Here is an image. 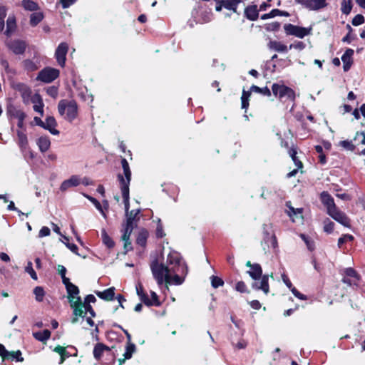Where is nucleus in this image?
Segmentation results:
<instances>
[{
  "label": "nucleus",
  "mask_w": 365,
  "mask_h": 365,
  "mask_svg": "<svg viewBox=\"0 0 365 365\" xmlns=\"http://www.w3.org/2000/svg\"><path fill=\"white\" fill-rule=\"evenodd\" d=\"M268 46L270 49L279 53H287L288 51V48L286 45L277 41H270Z\"/></svg>",
  "instance_id": "nucleus-23"
},
{
  "label": "nucleus",
  "mask_w": 365,
  "mask_h": 365,
  "mask_svg": "<svg viewBox=\"0 0 365 365\" xmlns=\"http://www.w3.org/2000/svg\"><path fill=\"white\" fill-rule=\"evenodd\" d=\"M6 359L16 360V361L20 362L24 361V358L21 356V352L19 350L16 351H9L8 356Z\"/></svg>",
  "instance_id": "nucleus-41"
},
{
  "label": "nucleus",
  "mask_w": 365,
  "mask_h": 365,
  "mask_svg": "<svg viewBox=\"0 0 365 365\" xmlns=\"http://www.w3.org/2000/svg\"><path fill=\"white\" fill-rule=\"evenodd\" d=\"M140 210H133L125 213L126 222L125 224L129 225V221L132 225L136 226L138 220H139L138 215L140 214Z\"/></svg>",
  "instance_id": "nucleus-21"
},
{
  "label": "nucleus",
  "mask_w": 365,
  "mask_h": 365,
  "mask_svg": "<svg viewBox=\"0 0 365 365\" xmlns=\"http://www.w3.org/2000/svg\"><path fill=\"white\" fill-rule=\"evenodd\" d=\"M68 43H66L65 42H62L58 46V47L55 51V57L57 61V63L61 67L65 66L66 54L68 53Z\"/></svg>",
  "instance_id": "nucleus-13"
},
{
  "label": "nucleus",
  "mask_w": 365,
  "mask_h": 365,
  "mask_svg": "<svg viewBox=\"0 0 365 365\" xmlns=\"http://www.w3.org/2000/svg\"><path fill=\"white\" fill-rule=\"evenodd\" d=\"M301 238L304 240V242H305L307 248L309 250H313L314 248V242L313 241L310 240L309 237H307L304 234H302L301 235Z\"/></svg>",
  "instance_id": "nucleus-55"
},
{
  "label": "nucleus",
  "mask_w": 365,
  "mask_h": 365,
  "mask_svg": "<svg viewBox=\"0 0 365 365\" xmlns=\"http://www.w3.org/2000/svg\"><path fill=\"white\" fill-rule=\"evenodd\" d=\"M290 291L298 299H299L301 300H307V296H305L304 294L300 293L294 287H292L290 289Z\"/></svg>",
  "instance_id": "nucleus-58"
},
{
  "label": "nucleus",
  "mask_w": 365,
  "mask_h": 365,
  "mask_svg": "<svg viewBox=\"0 0 365 365\" xmlns=\"http://www.w3.org/2000/svg\"><path fill=\"white\" fill-rule=\"evenodd\" d=\"M334 224L330 220L324 222V230L327 233H331L334 230Z\"/></svg>",
  "instance_id": "nucleus-57"
},
{
  "label": "nucleus",
  "mask_w": 365,
  "mask_h": 365,
  "mask_svg": "<svg viewBox=\"0 0 365 365\" xmlns=\"http://www.w3.org/2000/svg\"><path fill=\"white\" fill-rule=\"evenodd\" d=\"M37 145L39 148V150L44 153L47 151L51 146V141L48 137L41 136L37 140Z\"/></svg>",
  "instance_id": "nucleus-26"
},
{
  "label": "nucleus",
  "mask_w": 365,
  "mask_h": 365,
  "mask_svg": "<svg viewBox=\"0 0 365 365\" xmlns=\"http://www.w3.org/2000/svg\"><path fill=\"white\" fill-rule=\"evenodd\" d=\"M46 92H47V93H48L50 96H51V97H53V98H56L57 97V96H58V88H57L56 87H55V86H51V87H49V88L46 90Z\"/></svg>",
  "instance_id": "nucleus-62"
},
{
  "label": "nucleus",
  "mask_w": 365,
  "mask_h": 365,
  "mask_svg": "<svg viewBox=\"0 0 365 365\" xmlns=\"http://www.w3.org/2000/svg\"><path fill=\"white\" fill-rule=\"evenodd\" d=\"M106 350H110L109 347L101 344V343H98L95 346H94V349H93V356L94 358L96 359V360H99L104 351Z\"/></svg>",
  "instance_id": "nucleus-27"
},
{
  "label": "nucleus",
  "mask_w": 365,
  "mask_h": 365,
  "mask_svg": "<svg viewBox=\"0 0 365 365\" xmlns=\"http://www.w3.org/2000/svg\"><path fill=\"white\" fill-rule=\"evenodd\" d=\"M59 114L69 122H72L78 116V106L74 101L61 100L58 105Z\"/></svg>",
  "instance_id": "nucleus-4"
},
{
  "label": "nucleus",
  "mask_w": 365,
  "mask_h": 365,
  "mask_svg": "<svg viewBox=\"0 0 365 365\" xmlns=\"http://www.w3.org/2000/svg\"><path fill=\"white\" fill-rule=\"evenodd\" d=\"M329 216H331L334 220L337 221L339 223L341 224L344 227H350V220L346 215L345 213L340 211L336 207L333 210H331L329 212H327Z\"/></svg>",
  "instance_id": "nucleus-12"
},
{
  "label": "nucleus",
  "mask_w": 365,
  "mask_h": 365,
  "mask_svg": "<svg viewBox=\"0 0 365 365\" xmlns=\"http://www.w3.org/2000/svg\"><path fill=\"white\" fill-rule=\"evenodd\" d=\"M235 289L237 291L244 293L247 292V287L244 282L240 281L236 284Z\"/></svg>",
  "instance_id": "nucleus-60"
},
{
  "label": "nucleus",
  "mask_w": 365,
  "mask_h": 365,
  "mask_svg": "<svg viewBox=\"0 0 365 365\" xmlns=\"http://www.w3.org/2000/svg\"><path fill=\"white\" fill-rule=\"evenodd\" d=\"M272 90L273 94L280 99L285 98L286 100H289L291 101H294L295 99L294 91L284 85L274 83L272 85Z\"/></svg>",
  "instance_id": "nucleus-5"
},
{
  "label": "nucleus",
  "mask_w": 365,
  "mask_h": 365,
  "mask_svg": "<svg viewBox=\"0 0 365 365\" xmlns=\"http://www.w3.org/2000/svg\"><path fill=\"white\" fill-rule=\"evenodd\" d=\"M135 351V345L131 342H128L125 346V351L123 354L125 359H129Z\"/></svg>",
  "instance_id": "nucleus-39"
},
{
  "label": "nucleus",
  "mask_w": 365,
  "mask_h": 365,
  "mask_svg": "<svg viewBox=\"0 0 365 365\" xmlns=\"http://www.w3.org/2000/svg\"><path fill=\"white\" fill-rule=\"evenodd\" d=\"M6 8L4 6H0V32L3 31L4 29V19L6 16Z\"/></svg>",
  "instance_id": "nucleus-44"
},
{
  "label": "nucleus",
  "mask_w": 365,
  "mask_h": 365,
  "mask_svg": "<svg viewBox=\"0 0 365 365\" xmlns=\"http://www.w3.org/2000/svg\"><path fill=\"white\" fill-rule=\"evenodd\" d=\"M121 165L125 178L120 174L118 175V178L120 182V186H123L125 185L129 186L131 180V171L129 167V164L125 158H123L121 160Z\"/></svg>",
  "instance_id": "nucleus-11"
},
{
  "label": "nucleus",
  "mask_w": 365,
  "mask_h": 365,
  "mask_svg": "<svg viewBox=\"0 0 365 365\" xmlns=\"http://www.w3.org/2000/svg\"><path fill=\"white\" fill-rule=\"evenodd\" d=\"M220 2L224 8L237 12V6L241 0H220Z\"/></svg>",
  "instance_id": "nucleus-28"
},
{
  "label": "nucleus",
  "mask_w": 365,
  "mask_h": 365,
  "mask_svg": "<svg viewBox=\"0 0 365 365\" xmlns=\"http://www.w3.org/2000/svg\"><path fill=\"white\" fill-rule=\"evenodd\" d=\"M264 242L270 243L272 247L275 249L277 247V241L276 237L274 235H270L267 230H265V225L264 226Z\"/></svg>",
  "instance_id": "nucleus-30"
},
{
  "label": "nucleus",
  "mask_w": 365,
  "mask_h": 365,
  "mask_svg": "<svg viewBox=\"0 0 365 365\" xmlns=\"http://www.w3.org/2000/svg\"><path fill=\"white\" fill-rule=\"evenodd\" d=\"M57 123L55 118L52 116H48L45 119L43 127V128L49 130V132L55 135L59 134V131L56 129Z\"/></svg>",
  "instance_id": "nucleus-18"
},
{
  "label": "nucleus",
  "mask_w": 365,
  "mask_h": 365,
  "mask_svg": "<svg viewBox=\"0 0 365 365\" xmlns=\"http://www.w3.org/2000/svg\"><path fill=\"white\" fill-rule=\"evenodd\" d=\"M341 281L343 283H344L350 287L357 284V281H355L354 279H353L350 277H346V276L343 277Z\"/></svg>",
  "instance_id": "nucleus-61"
},
{
  "label": "nucleus",
  "mask_w": 365,
  "mask_h": 365,
  "mask_svg": "<svg viewBox=\"0 0 365 365\" xmlns=\"http://www.w3.org/2000/svg\"><path fill=\"white\" fill-rule=\"evenodd\" d=\"M7 113L10 115V117L16 118L17 120L26 118L25 113L21 110L17 109L14 106H10L8 108Z\"/></svg>",
  "instance_id": "nucleus-29"
},
{
  "label": "nucleus",
  "mask_w": 365,
  "mask_h": 365,
  "mask_svg": "<svg viewBox=\"0 0 365 365\" xmlns=\"http://www.w3.org/2000/svg\"><path fill=\"white\" fill-rule=\"evenodd\" d=\"M287 207L289 208L288 215L293 217L295 216L297 218H302V208H294L292 206H291L290 202H287Z\"/></svg>",
  "instance_id": "nucleus-34"
},
{
  "label": "nucleus",
  "mask_w": 365,
  "mask_h": 365,
  "mask_svg": "<svg viewBox=\"0 0 365 365\" xmlns=\"http://www.w3.org/2000/svg\"><path fill=\"white\" fill-rule=\"evenodd\" d=\"M21 6L27 11H36L38 9V4L31 0H23Z\"/></svg>",
  "instance_id": "nucleus-35"
},
{
  "label": "nucleus",
  "mask_w": 365,
  "mask_h": 365,
  "mask_svg": "<svg viewBox=\"0 0 365 365\" xmlns=\"http://www.w3.org/2000/svg\"><path fill=\"white\" fill-rule=\"evenodd\" d=\"M346 27L349 29V34L346 36H345L342 38V41L344 42V43H350L351 42L352 39H354V38L351 37V34H350V33L352 31L351 27L349 24L346 26Z\"/></svg>",
  "instance_id": "nucleus-64"
},
{
  "label": "nucleus",
  "mask_w": 365,
  "mask_h": 365,
  "mask_svg": "<svg viewBox=\"0 0 365 365\" xmlns=\"http://www.w3.org/2000/svg\"><path fill=\"white\" fill-rule=\"evenodd\" d=\"M165 233L163 232V225L161 224V221L159 219L158 221V225H157V228H156V236L158 237H163L165 236Z\"/></svg>",
  "instance_id": "nucleus-59"
},
{
  "label": "nucleus",
  "mask_w": 365,
  "mask_h": 365,
  "mask_svg": "<svg viewBox=\"0 0 365 365\" xmlns=\"http://www.w3.org/2000/svg\"><path fill=\"white\" fill-rule=\"evenodd\" d=\"M115 288L114 287H110L107 289H105L103 292H96V295L100 297L102 299L104 300H112L115 295Z\"/></svg>",
  "instance_id": "nucleus-24"
},
{
  "label": "nucleus",
  "mask_w": 365,
  "mask_h": 365,
  "mask_svg": "<svg viewBox=\"0 0 365 365\" xmlns=\"http://www.w3.org/2000/svg\"><path fill=\"white\" fill-rule=\"evenodd\" d=\"M83 195L95 205L96 208L100 211V212L102 214L103 217H105V218L106 217V215L103 210L102 205L96 198H94L87 194H85V193H83Z\"/></svg>",
  "instance_id": "nucleus-37"
},
{
  "label": "nucleus",
  "mask_w": 365,
  "mask_h": 365,
  "mask_svg": "<svg viewBox=\"0 0 365 365\" xmlns=\"http://www.w3.org/2000/svg\"><path fill=\"white\" fill-rule=\"evenodd\" d=\"M23 63L24 68L28 71H33L37 69L36 63L31 60H25Z\"/></svg>",
  "instance_id": "nucleus-51"
},
{
  "label": "nucleus",
  "mask_w": 365,
  "mask_h": 365,
  "mask_svg": "<svg viewBox=\"0 0 365 365\" xmlns=\"http://www.w3.org/2000/svg\"><path fill=\"white\" fill-rule=\"evenodd\" d=\"M31 102L34 104V110L40 113L41 115H43V103L39 94H35L31 98Z\"/></svg>",
  "instance_id": "nucleus-20"
},
{
  "label": "nucleus",
  "mask_w": 365,
  "mask_h": 365,
  "mask_svg": "<svg viewBox=\"0 0 365 365\" xmlns=\"http://www.w3.org/2000/svg\"><path fill=\"white\" fill-rule=\"evenodd\" d=\"M34 337L41 342L46 341L51 336V332L48 329H45L43 331H38L33 334Z\"/></svg>",
  "instance_id": "nucleus-31"
},
{
  "label": "nucleus",
  "mask_w": 365,
  "mask_h": 365,
  "mask_svg": "<svg viewBox=\"0 0 365 365\" xmlns=\"http://www.w3.org/2000/svg\"><path fill=\"white\" fill-rule=\"evenodd\" d=\"M121 193L123 198V202L125 206V213L129 211L130 208V202H129V186L123 185L120 186Z\"/></svg>",
  "instance_id": "nucleus-25"
},
{
  "label": "nucleus",
  "mask_w": 365,
  "mask_h": 365,
  "mask_svg": "<svg viewBox=\"0 0 365 365\" xmlns=\"http://www.w3.org/2000/svg\"><path fill=\"white\" fill-rule=\"evenodd\" d=\"M354 141L357 144L365 145V133L363 132H357L354 138Z\"/></svg>",
  "instance_id": "nucleus-48"
},
{
  "label": "nucleus",
  "mask_w": 365,
  "mask_h": 365,
  "mask_svg": "<svg viewBox=\"0 0 365 365\" xmlns=\"http://www.w3.org/2000/svg\"><path fill=\"white\" fill-rule=\"evenodd\" d=\"M320 198L323 205L327 207V212L336 207L333 197L327 192H322Z\"/></svg>",
  "instance_id": "nucleus-17"
},
{
  "label": "nucleus",
  "mask_w": 365,
  "mask_h": 365,
  "mask_svg": "<svg viewBox=\"0 0 365 365\" xmlns=\"http://www.w3.org/2000/svg\"><path fill=\"white\" fill-rule=\"evenodd\" d=\"M148 232L145 230H141L137 237L136 242L138 245L144 247L146 245V241L148 238Z\"/></svg>",
  "instance_id": "nucleus-38"
},
{
  "label": "nucleus",
  "mask_w": 365,
  "mask_h": 365,
  "mask_svg": "<svg viewBox=\"0 0 365 365\" xmlns=\"http://www.w3.org/2000/svg\"><path fill=\"white\" fill-rule=\"evenodd\" d=\"M25 271L26 272H27L28 274H30L31 277L34 279V280H36L37 279V274L36 273V272L34 271V269H33V265H32V262H28L27 263V265L25 267Z\"/></svg>",
  "instance_id": "nucleus-46"
},
{
  "label": "nucleus",
  "mask_w": 365,
  "mask_h": 365,
  "mask_svg": "<svg viewBox=\"0 0 365 365\" xmlns=\"http://www.w3.org/2000/svg\"><path fill=\"white\" fill-rule=\"evenodd\" d=\"M353 240L354 237L351 235H343L338 240V247H341L344 243L346 242L347 241H352Z\"/></svg>",
  "instance_id": "nucleus-50"
},
{
  "label": "nucleus",
  "mask_w": 365,
  "mask_h": 365,
  "mask_svg": "<svg viewBox=\"0 0 365 365\" xmlns=\"http://www.w3.org/2000/svg\"><path fill=\"white\" fill-rule=\"evenodd\" d=\"M34 294H35L36 300L38 302H42L43 299V297L45 295V292L43 289L41 287H36L34 289Z\"/></svg>",
  "instance_id": "nucleus-43"
},
{
  "label": "nucleus",
  "mask_w": 365,
  "mask_h": 365,
  "mask_svg": "<svg viewBox=\"0 0 365 365\" xmlns=\"http://www.w3.org/2000/svg\"><path fill=\"white\" fill-rule=\"evenodd\" d=\"M43 18V15L41 12L33 13L30 16V24L35 26L42 21Z\"/></svg>",
  "instance_id": "nucleus-36"
},
{
  "label": "nucleus",
  "mask_w": 365,
  "mask_h": 365,
  "mask_svg": "<svg viewBox=\"0 0 365 365\" xmlns=\"http://www.w3.org/2000/svg\"><path fill=\"white\" fill-rule=\"evenodd\" d=\"M284 29L287 35H292L300 38L309 35L312 31V27H301L291 24H285Z\"/></svg>",
  "instance_id": "nucleus-7"
},
{
  "label": "nucleus",
  "mask_w": 365,
  "mask_h": 365,
  "mask_svg": "<svg viewBox=\"0 0 365 365\" xmlns=\"http://www.w3.org/2000/svg\"><path fill=\"white\" fill-rule=\"evenodd\" d=\"M352 6L351 3H350V1L348 2H346V1H344L342 2V6H341V11L343 14H348L350 13L351 10Z\"/></svg>",
  "instance_id": "nucleus-54"
},
{
  "label": "nucleus",
  "mask_w": 365,
  "mask_h": 365,
  "mask_svg": "<svg viewBox=\"0 0 365 365\" xmlns=\"http://www.w3.org/2000/svg\"><path fill=\"white\" fill-rule=\"evenodd\" d=\"M16 28V18L14 15H10L6 20V29L5 31V34L7 36H10L14 32Z\"/></svg>",
  "instance_id": "nucleus-22"
},
{
  "label": "nucleus",
  "mask_w": 365,
  "mask_h": 365,
  "mask_svg": "<svg viewBox=\"0 0 365 365\" xmlns=\"http://www.w3.org/2000/svg\"><path fill=\"white\" fill-rule=\"evenodd\" d=\"M246 266L250 268L247 273L252 279L256 281L252 284V288L257 290H262L265 294H267L269 292V275H262V269L259 264H252L250 261H247Z\"/></svg>",
  "instance_id": "nucleus-2"
},
{
  "label": "nucleus",
  "mask_w": 365,
  "mask_h": 365,
  "mask_svg": "<svg viewBox=\"0 0 365 365\" xmlns=\"http://www.w3.org/2000/svg\"><path fill=\"white\" fill-rule=\"evenodd\" d=\"M51 233L50 229L48 227H42L38 232L39 237L48 236Z\"/></svg>",
  "instance_id": "nucleus-63"
},
{
  "label": "nucleus",
  "mask_w": 365,
  "mask_h": 365,
  "mask_svg": "<svg viewBox=\"0 0 365 365\" xmlns=\"http://www.w3.org/2000/svg\"><path fill=\"white\" fill-rule=\"evenodd\" d=\"M6 45L16 55L23 54L27 47L26 41L19 39L7 41Z\"/></svg>",
  "instance_id": "nucleus-10"
},
{
  "label": "nucleus",
  "mask_w": 365,
  "mask_h": 365,
  "mask_svg": "<svg viewBox=\"0 0 365 365\" xmlns=\"http://www.w3.org/2000/svg\"><path fill=\"white\" fill-rule=\"evenodd\" d=\"M354 50L351 48H347L344 53L341 56V61L343 62V69L345 72L348 71L352 63H353V55Z\"/></svg>",
  "instance_id": "nucleus-16"
},
{
  "label": "nucleus",
  "mask_w": 365,
  "mask_h": 365,
  "mask_svg": "<svg viewBox=\"0 0 365 365\" xmlns=\"http://www.w3.org/2000/svg\"><path fill=\"white\" fill-rule=\"evenodd\" d=\"M245 15L250 21H256L258 19L259 10L257 5L248 6L245 9Z\"/></svg>",
  "instance_id": "nucleus-19"
},
{
  "label": "nucleus",
  "mask_w": 365,
  "mask_h": 365,
  "mask_svg": "<svg viewBox=\"0 0 365 365\" xmlns=\"http://www.w3.org/2000/svg\"><path fill=\"white\" fill-rule=\"evenodd\" d=\"M101 237L103 244L108 248L114 247L115 243L111 237H109L105 229L101 230Z\"/></svg>",
  "instance_id": "nucleus-33"
},
{
  "label": "nucleus",
  "mask_w": 365,
  "mask_h": 365,
  "mask_svg": "<svg viewBox=\"0 0 365 365\" xmlns=\"http://www.w3.org/2000/svg\"><path fill=\"white\" fill-rule=\"evenodd\" d=\"M89 312L91 315V317H95V312L92 308V307L90 304H83L82 307V317H85V314L86 312Z\"/></svg>",
  "instance_id": "nucleus-53"
},
{
  "label": "nucleus",
  "mask_w": 365,
  "mask_h": 365,
  "mask_svg": "<svg viewBox=\"0 0 365 365\" xmlns=\"http://www.w3.org/2000/svg\"><path fill=\"white\" fill-rule=\"evenodd\" d=\"M81 178L79 175H71L68 179L62 182L60 186L61 192H66L71 187H77L81 184Z\"/></svg>",
  "instance_id": "nucleus-15"
},
{
  "label": "nucleus",
  "mask_w": 365,
  "mask_h": 365,
  "mask_svg": "<svg viewBox=\"0 0 365 365\" xmlns=\"http://www.w3.org/2000/svg\"><path fill=\"white\" fill-rule=\"evenodd\" d=\"M18 143L22 148H26L28 143L26 135L21 130H17Z\"/></svg>",
  "instance_id": "nucleus-40"
},
{
  "label": "nucleus",
  "mask_w": 365,
  "mask_h": 365,
  "mask_svg": "<svg viewBox=\"0 0 365 365\" xmlns=\"http://www.w3.org/2000/svg\"><path fill=\"white\" fill-rule=\"evenodd\" d=\"M341 274H343L344 276L350 277L357 282L360 279L359 274L351 267L345 268L342 271Z\"/></svg>",
  "instance_id": "nucleus-32"
},
{
  "label": "nucleus",
  "mask_w": 365,
  "mask_h": 365,
  "mask_svg": "<svg viewBox=\"0 0 365 365\" xmlns=\"http://www.w3.org/2000/svg\"><path fill=\"white\" fill-rule=\"evenodd\" d=\"M339 145L347 150L353 151L355 148V145L351 140H341L339 143Z\"/></svg>",
  "instance_id": "nucleus-45"
},
{
  "label": "nucleus",
  "mask_w": 365,
  "mask_h": 365,
  "mask_svg": "<svg viewBox=\"0 0 365 365\" xmlns=\"http://www.w3.org/2000/svg\"><path fill=\"white\" fill-rule=\"evenodd\" d=\"M58 272L62 278V282L66 286V284H71L70 279L66 277V269L63 265L58 266Z\"/></svg>",
  "instance_id": "nucleus-42"
},
{
  "label": "nucleus",
  "mask_w": 365,
  "mask_h": 365,
  "mask_svg": "<svg viewBox=\"0 0 365 365\" xmlns=\"http://www.w3.org/2000/svg\"><path fill=\"white\" fill-rule=\"evenodd\" d=\"M305 48V44L302 41H296L289 45V48H294L299 51H302Z\"/></svg>",
  "instance_id": "nucleus-56"
},
{
  "label": "nucleus",
  "mask_w": 365,
  "mask_h": 365,
  "mask_svg": "<svg viewBox=\"0 0 365 365\" xmlns=\"http://www.w3.org/2000/svg\"><path fill=\"white\" fill-rule=\"evenodd\" d=\"M135 226L132 225L131 222L129 221L128 224L123 225V228L122 230V237L121 239L124 242V249L125 252H128L132 249L131 242H130V235Z\"/></svg>",
  "instance_id": "nucleus-14"
},
{
  "label": "nucleus",
  "mask_w": 365,
  "mask_h": 365,
  "mask_svg": "<svg viewBox=\"0 0 365 365\" xmlns=\"http://www.w3.org/2000/svg\"><path fill=\"white\" fill-rule=\"evenodd\" d=\"M153 278L160 288L168 289L170 285H180L187 274V267L180 255L170 252L166 259V264L154 260L150 264Z\"/></svg>",
  "instance_id": "nucleus-1"
},
{
  "label": "nucleus",
  "mask_w": 365,
  "mask_h": 365,
  "mask_svg": "<svg viewBox=\"0 0 365 365\" xmlns=\"http://www.w3.org/2000/svg\"><path fill=\"white\" fill-rule=\"evenodd\" d=\"M210 279H211V284L213 288H217L224 284L223 280L218 277L212 276L210 277Z\"/></svg>",
  "instance_id": "nucleus-49"
},
{
  "label": "nucleus",
  "mask_w": 365,
  "mask_h": 365,
  "mask_svg": "<svg viewBox=\"0 0 365 365\" xmlns=\"http://www.w3.org/2000/svg\"><path fill=\"white\" fill-rule=\"evenodd\" d=\"M364 17L361 14H357L356 15L354 19H352V24L355 26L361 25L364 22Z\"/></svg>",
  "instance_id": "nucleus-52"
},
{
  "label": "nucleus",
  "mask_w": 365,
  "mask_h": 365,
  "mask_svg": "<svg viewBox=\"0 0 365 365\" xmlns=\"http://www.w3.org/2000/svg\"><path fill=\"white\" fill-rule=\"evenodd\" d=\"M68 293V299L71 307L73 309V314L76 317L82 316L83 302L79 296V289L77 286L71 283L66 285Z\"/></svg>",
  "instance_id": "nucleus-3"
},
{
  "label": "nucleus",
  "mask_w": 365,
  "mask_h": 365,
  "mask_svg": "<svg viewBox=\"0 0 365 365\" xmlns=\"http://www.w3.org/2000/svg\"><path fill=\"white\" fill-rule=\"evenodd\" d=\"M60 72L58 69L47 67L42 69L38 74L36 79L43 83H49L59 76Z\"/></svg>",
  "instance_id": "nucleus-8"
},
{
  "label": "nucleus",
  "mask_w": 365,
  "mask_h": 365,
  "mask_svg": "<svg viewBox=\"0 0 365 365\" xmlns=\"http://www.w3.org/2000/svg\"><path fill=\"white\" fill-rule=\"evenodd\" d=\"M255 92L257 93H260L263 96H271V91L266 86L263 88H259L257 86H252L250 87V91H246L243 90L241 101H242V108L247 110L249 107V98L250 96V93Z\"/></svg>",
  "instance_id": "nucleus-6"
},
{
  "label": "nucleus",
  "mask_w": 365,
  "mask_h": 365,
  "mask_svg": "<svg viewBox=\"0 0 365 365\" xmlns=\"http://www.w3.org/2000/svg\"><path fill=\"white\" fill-rule=\"evenodd\" d=\"M310 11H319L327 6V0H295Z\"/></svg>",
  "instance_id": "nucleus-9"
},
{
  "label": "nucleus",
  "mask_w": 365,
  "mask_h": 365,
  "mask_svg": "<svg viewBox=\"0 0 365 365\" xmlns=\"http://www.w3.org/2000/svg\"><path fill=\"white\" fill-rule=\"evenodd\" d=\"M63 239H64V241H63V242L65 244V245L71 251L73 252V253L76 254V255H78V247L75 245V244H73V243H70L69 242V240L67 237L66 236H63Z\"/></svg>",
  "instance_id": "nucleus-47"
}]
</instances>
